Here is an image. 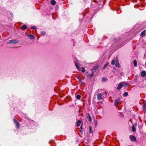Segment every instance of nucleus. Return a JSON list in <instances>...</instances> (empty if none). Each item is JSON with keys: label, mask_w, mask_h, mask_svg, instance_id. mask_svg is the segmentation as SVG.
Masks as SVG:
<instances>
[{"label": "nucleus", "mask_w": 146, "mask_h": 146, "mask_svg": "<svg viewBox=\"0 0 146 146\" xmlns=\"http://www.w3.org/2000/svg\"><path fill=\"white\" fill-rule=\"evenodd\" d=\"M19 40H11L8 41L7 43L15 44L18 43Z\"/></svg>", "instance_id": "1"}, {"label": "nucleus", "mask_w": 146, "mask_h": 146, "mask_svg": "<svg viewBox=\"0 0 146 146\" xmlns=\"http://www.w3.org/2000/svg\"><path fill=\"white\" fill-rule=\"evenodd\" d=\"M117 62H119L118 58L116 57V59L115 58L111 61V63L113 65H114Z\"/></svg>", "instance_id": "2"}, {"label": "nucleus", "mask_w": 146, "mask_h": 146, "mask_svg": "<svg viewBox=\"0 0 146 146\" xmlns=\"http://www.w3.org/2000/svg\"><path fill=\"white\" fill-rule=\"evenodd\" d=\"M14 123L15 124L16 127L19 128L20 127L19 124V123L15 119H14Z\"/></svg>", "instance_id": "3"}, {"label": "nucleus", "mask_w": 146, "mask_h": 146, "mask_svg": "<svg viewBox=\"0 0 146 146\" xmlns=\"http://www.w3.org/2000/svg\"><path fill=\"white\" fill-rule=\"evenodd\" d=\"M102 95L100 93H98L97 96V98L98 100H102Z\"/></svg>", "instance_id": "4"}, {"label": "nucleus", "mask_w": 146, "mask_h": 146, "mask_svg": "<svg viewBox=\"0 0 146 146\" xmlns=\"http://www.w3.org/2000/svg\"><path fill=\"white\" fill-rule=\"evenodd\" d=\"M120 99H117L115 101V106H117L119 102L120 101Z\"/></svg>", "instance_id": "5"}, {"label": "nucleus", "mask_w": 146, "mask_h": 146, "mask_svg": "<svg viewBox=\"0 0 146 146\" xmlns=\"http://www.w3.org/2000/svg\"><path fill=\"white\" fill-rule=\"evenodd\" d=\"M123 86V85H122V83H120L118 85V86L117 87V90H120L121 88Z\"/></svg>", "instance_id": "6"}, {"label": "nucleus", "mask_w": 146, "mask_h": 146, "mask_svg": "<svg viewBox=\"0 0 146 146\" xmlns=\"http://www.w3.org/2000/svg\"><path fill=\"white\" fill-rule=\"evenodd\" d=\"M141 76L143 77H145L146 76V72L145 71H142L141 73Z\"/></svg>", "instance_id": "7"}, {"label": "nucleus", "mask_w": 146, "mask_h": 146, "mask_svg": "<svg viewBox=\"0 0 146 146\" xmlns=\"http://www.w3.org/2000/svg\"><path fill=\"white\" fill-rule=\"evenodd\" d=\"M75 64L76 68L79 70H81L80 68L78 66V63L76 62H74Z\"/></svg>", "instance_id": "8"}, {"label": "nucleus", "mask_w": 146, "mask_h": 146, "mask_svg": "<svg viewBox=\"0 0 146 146\" xmlns=\"http://www.w3.org/2000/svg\"><path fill=\"white\" fill-rule=\"evenodd\" d=\"M130 139L132 141H136V138L134 136L131 137Z\"/></svg>", "instance_id": "9"}, {"label": "nucleus", "mask_w": 146, "mask_h": 146, "mask_svg": "<svg viewBox=\"0 0 146 146\" xmlns=\"http://www.w3.org/2000/svg\"><path fill=\"white\" fill-rule=\"evenodd\" d=\"M145 30H144L142 31L141 34V36L142 37H143L145 36Z\"/></svg>", "instance_id": "10"}, {"label": "nucleus", "mask_w": 146, "mask_h": 146, "mask_svg": "<svg viewBox=\"0 0 146 146\" xmlns=\"http://www.w3.org/2000/svg\"><path fill=\"white\" fill-rule=\"evenodd\" d=\"M87 117L89 119V120L90 122L91 121H92L91 118L90 116L89 113H88V114H87Z\"/></svg>", "instance_id": "11"}, {"label": "nucleus", "mask_w": 146, "mask_h": 146, "mask_svg": "<svg viewBox=\"0 0 146 146\" xmlns=\"http://www.w3.org/2000/svg\"><path fill=\"white\" fill-rule=\"evenodd\" d=\"M94 76V73H92L91 74H89L88 75V78H91Z\"/></svg>", "instance_id": "12"}, {"label": "nucleus", "mask_w": 146, "mask_h": 146, "mask_svg": "<svg viewBox=\"0 0 146 146\" xmlns=\"http://www.w3.org/2000/svg\"><path fill=\"white\" fill-rule=\"evenodd\" d=\"M121 83L122 85H123V86H126L128 84L126 82H125Z\"/></svg>", "instance_id": "13"}, {"label": "nucleus", "mask_w": 146, "mask_h": 146, "mask_svg": "<svg viewBox=\"0 0 146 146\" xmlns=\"http://www.w3.org/2000/svg\"><path fill=\"white\" fill-rule=\"evenodd\" d=\"M81 123V121L80 120H78L76 123V124H77V127L79 126L80 125V123Z\"/></svg>", "instance_id": "14"}, {"label": "nucleus", "mask_w": 146, "mask_h": 146, "mask_svg": "<svg viewBox=\"0 0 146 146\" xmlns=\"http://www.w3.org/2000/svg\"><path fill=\"white\" fill-rule=\"evenodd\" d=\"M132 131L133 132H135L136 131V129L134 125H133L132 127Z\"/></svg>", "instance_id": "15"}, {"label": "nucleus", "mask_w": 146, "mask_h": 146, "mask_svg": "<svg viewBox=\"0 0 146 146\" xmlns=\"http://www.w3.org/2000/svg\"><path fill=\"white\" fill-rule=\"evenodd\" d=\"M27 36L30 37V39H32L35 38L34 36L31 35H28Z\"/></svg>", "instance_id": "16"}, {"label": "nucleus", "mask_w": 146, "mask_h": 146, "mask_svg": "<svg viewBox=\"0 0 146 146\" xmlns=\"http://www.w3.org/2000/svg\"><path fill=\"white\" fill-rule=\"evenodd\" d=\"M133 65L135 66H136L137 65V62L136 60H135L133 61Z\"/></svg>", "instance_id": "17"}, {"label": "nucleus", "mask_w": 146, "mask_h": 146, "mask_svg": "<svg viewBox=\"0 0 146 146\" xmlns=\"http://www.w3.org/2000/svg\"><path fill=\"white\" fill-rule=\"evenodd\" d=\"M109 62H107L104 65V67L102 68V69H104L107 66Z\"/></svg>", "instance_id": "18"}, {"label": "nucleus", "mask_w": 146, "mask_h": 146, "mask_svg": "<svg viewBox=\"0 0 146 146\" xmlns=\"http://www.w3.org/2000/svg\"><path fill=\"white\" fill-rule=\"evenodd\" d=\"M51 4L52 5H54L56 3V1L54 0H52L51 1Z\"/></svg>", "instance_id": "19"}, {"label": "nucleus", "mask_w": 146, "mask_h": 146, "mask_svg": "<svg viewBox=\"0 0 146 146\" xmlns=\"http://www.w3.org/2000/svg\"><path fill=\"white\" fill-rule=\"evenodd\" d=\"M78 80H79V81L80 82V83H82V79L80 77V76H78Z\"/></svg>", "instance_id": "20"}, {"label": "nucleus", "mask_w": 146, "mask_h": 146, "mask_svg": "<svg viewBox=\"0 0 146 146\" xmlns=\"http://www.w3.org/2000/svg\"><path fill=\"white\" fill-rule=\"evenodd\" d=\"M119 62H117L115 64V66L118 67H119L120 66V64L118 63Z\"/></svg>", "instance_id": "21"}, {"label": "nucleus", "mask_w": 146, "mask_h": 146, "mask_svg": "<svg viewBox=\"0 0 146 146\" xmlns=\"http://www.w3.org/2000/svg\"><path fill=\"white\" fill-rule=\"evenodd\" d=\"M145 107H146V105L144 103H143V109L144 110H146Z\"/></svg>", "instance_id": "22"}, {"label": "nucleus", "mask_w": 146, "mask_h": 146, "mask_svg": "<svg viewBox=\"0 0 146 146\" xmlns=\"http://www.w3.org/2000/svg\"><path fill=\"white\" fill-rule=\"evenodd\" d=\"M22 27L23 29H26L27 26L25 25H23L22 26Z\"/></svg>", "instance_id": "23"}, {"label": "nucleus", "mask_w": 146, "mask_h": 146, "mask_svg": "<svg viewBox=\"0 0 146 146\" xmlns=\"http://www.w3.org/2000/svg\"><path fill=\"white\" fill-rule=\"evenodd\" d=\"M76 97L78 99H80L81 98V96L79 95H78L76 96Z\"/></svg>", "instance_id": "24"}, {"label": "nucleus", "mask_w": 146, "mask_h": 146, "mask_svg": "<svg viewBox=\"0 0 146 146\" xmlns=\"http://www.w3.org/2000/svg\"><path fill=\"white\" fill-rule=\"evenodd\" d=\"M89 129L90 133H92V127L90 126L89 127Z\"/></svg>", "instance_id": "25"}, {"label": "nucleus", "mask_w": 146, "mask_h": 146, "mask_svg": "<svg viewBox=\"0 0 146 146\" xmlns=\"http://www.w3.org/2000/svg\"><path fill=\"white\" fill-rule=\"evenodd\" d=\"M107 79L106 78H102V81L103 82H105L107 80Z\"/></svg>", "instance_id": "26"}, {"label": "nucleus", "mask_w": 146, "mask_h": 146, "mask_svg": "<svg viewBox=\"0 0 146 146\" xmlns=\"http://www.w3.org/2000/svg\"><path fill=\"white\" fill-rule=\"evenodd\" d=\"M128 95V93L127 92H125L123 94L124 97Z\"/></svg>", "instance_id": "27"}, {"label": "nucleus", "mask_w": 146, "mask_h": 146, "mask_svg": "<svg viewBox=\"0 0 146 146\" xmlns=\"http://www.w3.org/2000/svg\"><path fill=\"white\" fill-rule=\"evenodd\" d=\"M82 69V72L83 73H84L85 71V69L84 67H82L81 68Z\"/></svg>", "instance_id": "28"}, {"label": "nucleus", "mask_w": 146, "mask_h": 146, "mask_svg": "<svg viewBox=\"0 0 146 146\" xmlns=\"http://www.w3.org/2000/svg\"><path fill=\"white\" fill-rule=\"evenodd\" d=\"M41 33L42 35H44L46 33L45 32L43 31V32H41Z\"/></svg>", "instance_id": "29"}, {"label": "nucleus", "mask_w": 146, "mask_h": 146, "mask_svg": "<svg viewBox=\"0 0 146 146\" xmlns=\"http://www.w3.org/2000/svg\"><path fill=\"white\" fill-rule=\"evenodd\" d=\"M35 28V27H31V29H33Z\"/></svg>", "instance_id": "30"}, {"label": "nucleus", "mask_w": 146, "mask_h": 146, "mask_svg": "<svg viewBox=\"0 0 146 146\" xmlns=\"http://www.w3.org/2000/svg\"><path fill=\"white\" fill-rule=\"evenodd\" d=\"M97 68V66H94V69H95L96 68Z\"/></svg>", "instance_id": "31"}, {"label": "nucleus", "mask_w": 146, "mask_h": 146, "mask_svg": "<svg viewBox=\"0 0 146 146\" xmlns=\"http://www.w3.org/2000/svg\"><path fill=\"white\" fill-rule=\"evenodd\" d=\"M105 94H106V96L107 95V93L106 92H104Z\"/></svg>", "instance_id": "32"}, {"label": "nucleus", "mask_w": 146, "mask_h": 146, "mask_svg": "<svg viewBox=\"0 0 146 146\" xmlns=\"http://www.w3.org/2000/svg\"><path fill=\"white\" fill-rule=\"evenodd\" d=\"M80 128L81 129H82V125L80 127Z\"/></svg>", "instance_id": "33"}, {"label": "nucleus", "mask_w": 146, "mask_h": 146, "mask_svg": "<svg viewBox=\"0 0 146 146\" xmlns=\"http://www.w3.org/2000/svg\"><path fill=\"white\" fill-rule=\"evenodd\" d=\"M145 66H146V62H145Z\"/></svg>", "instance_id": "34"}]
</instances>
